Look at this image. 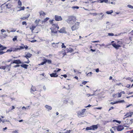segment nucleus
<instances>
[{"instance_id":"obj_32","label":"nucleus","mask_w":133,"mask_h":133,"mask_svg":"<svg viewBox=\"0 0 133 133\" xmlns=\"http://www.w3.org/2000/svg\"><path fill=\"white\" fill-rule=\"evenodd\" d=\"M18 5L19 6H21L22 5V3L19 0L18 2Z\"/></svg>"},{"instance_id":"obj_60","label":"nucleus","mask_w":133,"mask_h":133,"mask_svg":"<svg viewBox=\"0 0 133 133\" xmlns=\"http://www.w3.org/2000/svg\"><path fill=\"white\" fill-rule=\"evenodd\" d=\"M19 66H20V65L18 64V65H17L14 66V67L15 68H16L17 67H19Z\"/></svg>"},{"instance_id":"obj_26","label":"nucleus","mask_w":133,"mask_h":133,"mask_svg":"<svg viewBox=\"0 0 133 133\" xmlns=\"http://www.w3.org/2000/svg\"><path fill=\"white\" fill-rule=\"evenodd\" d=\"M12 51H17L18 50H19V48H13L12 49Z\"/></svg>"},{"instance_id":"obj_42","label":"nucleus","mask_w":133,"mask_h":133,"mask_svg":"<svg viewBox=\"0 0 133 133\" xmlns=\"http://www.w3.org/2000/svg\"><path fill=\"white\" fill-rule=\"evenodd\" d=\"M16 30L15 29L12 28L11 31L10 32H15Z\"/></svg>"},{"instance_id":"obj_46","label":"nucleus","mask_w":133,"mask_h":133,"mask_svg":"<svg viewBox=\"0 0 133 133\" xmlns=\"http://www.w3.org/2000/svg\"><path fill=\"white\" fill-rule=\"evenodd\" d=\"M15 108V107L14 106H12V108H10L9 109L11 111L13 109H14Z\"/></svg>"},{"instance_id":"obj_40","label":"nucleus","mask_w":133,"mask_h":133,"mask_svg":"<svg viewBox=\"0 0 133 133\" xmlns=\"http://www.w3.org/2000/svg\"><path fill=\"white\" fill-rule=\"evenodd\" d=\"M118 102V103H123L125 101L124 100H120L118 101H117Z\"/></svg>"},{"instance_id":"obj_44","label":"nucleus","mask_w":133,"mask_h":133,"mask_svg":"<svg viewBox=\"0 0 133 133\" xmlns=\"http://www.w3.org/2000/svg\"><path fill=\"white\" fill-rule=\"evenodd\" d=\"M117 103H118V102H117V101L116 102H111L110 103V104H116Z\"/></svg>"},{"instance_id":"obj_20","label":"nucleus","mask_w":133,"mask_h":133,"mask_svg":"<svg viewBox=\"0 0 133 133\" xmlns=\"http://www.w3.org/2000/svg\"><path fill=\"white\" fill-rule=\"evenodd\" d=\"M10 68H9L8 65L6 64L5 65V69L6 70H7L8 71H9L10 70Z\"/></svg>"},{"instance_id":"obj_22","label":"nucleus","mask_w":133,"mask_h":133,"mask_svg":"<svg viewBox=\"0 0 133 133\" xmlns=\"http://www.w3.org/2000/svg\"><path fill=\"white\" fill-rule=\"evenodd\" d=\"M39 14L40 16H44L45 15V13L42 11H41L39 12Z\"/></svg>"},{"instance_id":"obj_59","label":"nucleus","mask_w":133,"mask_h":133,"mask_svg":"<svg viewBox=\"0 0 133 133\" xmlns=\"http://www.w3.org/2000/svg\"><path fill=\"white\" fill-rule=\"evenodd\" d=\"M17 32H19L21 34H22V32L21 31L17 30L16 31Z\"/></svg>"},{"instance_id":"obj_9","label":"nucleus","mask_w":133,"mask_h":133,"mask_svg":"<svg viewBox=\"0 0 133 133\" xmlns=\"http://www.w3.org/2000/svg\"><path fill=\"white\" fill-rule=\"evenodd\" d=\"M59 44L60 45H61V44H62V45H61V46H62V48H66V46H65V45L63 43H62L61 42H59L58 43H53L52 44L53 46H55L54 45H55V44Z\"/></svg>"},{"instance_id":"obj_62","label":"nucleus","mask_w":133,"mask_h":133,"mask_svg":"<svg viewBox=\"0 0 133 133\" xmlns=\"http://www.w3.org/2000/svg\"><path fill=\"white\" fill-rule=\"evenodd\" d=\"M94 93L93 94H91V96H93L94 95H96L95 94V92H96V91H94Z\"/></svg>"},{"instance_id":"obj_15","label":"nucleus","mask_w":133,"mask_h":133,"mask_svg":"<svg viewBox=\"0 0 133 133\" xmlns=\"http://www.w3.org/2000/svg\"><path fill=\"white\" fill-rule=\"evenodd\" d=\"M12 63L19 64L21 63V62L19 60H14L13 61Z\"/></svg>"},{"instance_id":"obj_11","label":"nucleus","mask_w":133,"mask_h":133,"mask_svg":"<svg viewBox=\"0 0 133 133\" xmlns=\"http://www.w3.org/2000/svg\"><path fill=\"white\" fill-rule=\"evenodd\" d=\"M112 45L114 47L117 49H118L121 46L119 44H116L115 43H112Z\"/></svg>"},{"instance_id":"obj_51","label":"nucleus","mask_w":133,"mask_h":133,"mask_svg":"<svg viewBox=\"0 0 133 133\" xmlns=\"http://www.w3.org/2000/svg\"><path fill=\"white\" fill-rule=\"evenodd\" d=\"M88 82L87 81H84L82 83V84L83 85H85Z\"/></svg>"},{"instance_id":"obj_25","label":"nucleus","mask_w":133,"mask_h":133,"mask_svg":"<svg viewBox=\"0 0 133 133\" xmlns=\"http://www.w3.org/2000/svg\"><path fill=\"white\" fill-rule=\"evenodd\" d=\"M61 70V69H59V68L58 69V68H57L56 69H55L54 70V72L56 73V72H58L59 71H60Z\"/></svg>"},{"instance_id":"obj_39","label":"nucleus","mask_w":133,"mask_h":133,"mask_svg":"<svg viewBox=\"0 0 133 133\" xmlns=\"http://www.w3.org/2000/svg\"><path fill=\"white\" fill-rule=\"evenodd\" d=\"M72 8L73 9H78L79 8V7L78 6H74L72 7Z\"/></svg>"},{"instance_id":"obj_2","label":"nucleus","mask_w":133,"mask_h":133,"mask_svg":"<svg viewBox=\"0 0 133 133\" xmlns=\"http://www.w3.org/2000/svg\"><path fill=\"white\" fill-rule=\"evenodd\" d=\"M76 18L74 16H70L68 17L66 21L69 24L72 25L76 22Z\"/></svg>"},{"instance_id":"obj_30","label":"nucleus","mask_w":133,"mask_h":133,"mask_svg":"<svg viewBox=\"0 0 133 133\" xmlns=\"http://www.w3.org/2000/svg\"><path fill=\"white\" fill-rule=\"evenodd\" d=\"M49 19V18L48 17L46 18H45L43 21H42V22H46Z\"/></svg>"},{"instance_id":"obj_53","label":"nucleus","mask_w":133,"mask_h":133,"mask_svg":"<svg viewBox=\"0 0 133 133\" xmlns=\"http://www.w3.org/2000/svg\"><path fill=\"white\" fill-rule=\"evenodd\" d=\"M112 128L113 129L115 130H117V127L115 126L114 127H112Z\"/></svg>"},{"instance_id":"obj_33","label":"nucleus","mask_w":133,"mask_h":133,"mask_svg":"<svg viewBox=\"0 0 133 133\" xmlns=\"http://www.w3.org/2000/svg\"><path fill=\"white\" fill-rule=\"evenodd\" d=\"M92 74V73L91 72H90L88 73V74H87V76L91 77Z\"/></svg>"},{"instance_id":"obj_50","label":"nucleus","mask_w":133,"mask_h":133,"mask_svg":"<svg viewBox=\"0 0 133 133\" xmlns=\"http://www.w3.org/2000/svg\"><path fill=\"white\" fill-rule=\"evenodd\" d=\"M109 122L108 121H103V124L104 125L106 124L107 123H108Z\"/></svg>"},{"instance_id":"obj_61","label":"nucleus","mask_w":133,"mask_h":133,"mask_svg":"<svg viewBox=\"0 0 133 133\" xmlns=\"http://www.w3.org/2000/svg\"><path fill=\"white\" fill-rule=\"evenodd\" d=\"M53 21H54V20H50V22L51 24H52L53 22Z\"/></svg>"},{"instance_id":"obj_64","label":"nucleus","mask_w":133,"mask_h":133,"mask_svg":"<svg viewBox=\"0 0 133 133\" xmlns=\"http://www.w3.org/2000/svg\"><path fill=\"white\" fill-rule=\"evenodd\" d=\"M30 41L31 42H36V40H33L32 41Z\"/></svg>"},{"instance_id":"obj_18","label":"nucleus","mask_w":133,"mask_h":133,"mask_svg":"<svg viewBox=\"0 0 133 133\" xmlns=\"http://www.w3.org/2000/svg\"><path fill=\"white\" fill-rule=\"evenodd\" d=\"M36 90L35 88V87H34L32 85L31 87V92L32 93L33 92H34Z\"/></svg>"},{"instance_id":"obj_38","label":"nucleus","mask_w":133,"mask_h":133,"mask_svg":"<svg viewBox=\"0 0 133 133\" xmlns=\"http://www.w3.org/2000/svg\"><path fill=\"white\" fill-rule=\"evenodd\" d=\"M0 69H2L4 70L5 69V66H2L0 67Z\"/></svg>"},{"instance_id":"obj_13","label":"nucleus","mask_w":133,"mask_h":133,"mask_svg":"<svg viewBox=\"0 0 133 133\" xmlns=\"http://www.w3.org/2000/svg\"><path fill=\"white\" fill-rule=\"evenodd\" d=\"M123 127L121 125H119L117 127V131H121L124 129Z\"/></svg>"},{"instance_id":"obj_4","label":"nucleus","mask_w":133,"mask_h":133,"mask_svg":"<svg viewBox=\"0 0 133 133\" xmlns=\"http://www.w3.org/2000/svg\"><path fill=\"white\" fill-rule=\"evenodd\" d=\"M98 125H93L90 127H87L85 129L87 130H95L97 129L98 128Z\"/></svg>"},{"instance_id":"obj_35","label":"nucleus","mask_w":133,"mask_h":133,"mask_svg":"<svg viewBox=\"0 0 133 133\" xmlns=\"http://www.w3.org/2000/svg\"><path fill=\"white\" fill-rule=\"evenodd\" d=\"M17 36H15L13 38L12 40L14 41L16 40L17 39Z\"/></svg>"},{"instance_id":"obj_3","label":"nucleus","mask_w":133,"mask_h":133,"mask_svg":"<svg viewBox=\"0 0 133 133\" xmlns=\"http://www.w3.org/2000/svg\"><path fill=\"white\" fill-rule=\"evenodd\" d=\"M52 26H53V27L51 29V34L53 36L54 35L53 34V33H57V30L59 28V27L58 25L57 24H53Z\"/></svg>"},{"instance_id":"obj_43","label":"nucleus","mask_w":133,"mask_h":133,"mask_svg":"<svg viewBox=\"0 0 133 133\" xmlns=\"http://www.w3.org/2000/svg\"><path fill=\"white\" fill-rule=\"evenodd\" d=\"M69 86H70V85H68V88H66V87L65 86H64L63 87V89H66L68 90H69L70 89V88L69 87Z\"/></svg>"},{"instance_id":"obj_34","label":"nucleus","mask_w":133,"mask_h":133,"mask_svg":"<svg viewBox=\"0 0 133 133\" xmlns=\"http://www.w3.org/2000/svg\"><path fill=\"white\" fill-rule=\"evenodd\" d=\"M24 46H21L19 47L18 48H19L20 50L22 49H24Z\"/></svg>"},{"instance_id":"obj_17","label":"nucleus","mask_w":133,"mask_h":133,"mask_svg":"<svg viewBox=\"0 0 133 133\" xmlns=\"http://www.w3.org/2000/svg\"><path fill=\"white\" fill-rule=\"evenodd\" d=\"M45 108L47 109L48 110H50L52 109V107L49 105H46L45 106Z\"/></svg>"},{"instance_id":"obj_45","label":"nucleus","mask_w":133,"mask_h":133,"mask_svg":"<svg viewBox=\"0 0 133 133\" xmlns=\"http://www.w3.org/2000/svg\"><path fill=\"white\" fill-rule=\"evenodd\" d=\"M5 53V52L2 51H0V55L4 54Z\"/></svg>"},{"instance_id":"obj_31","label":"nucleus","mask_w":133,"mask_h":133,"mask_svg":"<svg viewBox=\"0 0 133 133\" xmlns=\"http://www.w3.org/2000/svg\"><path fill=\"white\" fill-rule=\"evenodd\" d=\"M5 6L6 7V8L8 9H9L10 8V5L9 4H6L5 5Z\"/></svg>"},{"instance_id":"obj_47","label":"nucleus","mask_w":133,"mask_h":133,"mask_svg":"<svg viewBox=\"0 0 133 133\" xmlns=\"http://www.w3.org/2000/svg\"><path fill=\"white\" fill-rule=\"evenodd\" d=\"M114 34L113 33H108V35L109 36H114Z\"/></svg>"},{"instance_id":"obj_37","label":"nucleus","mask_w":133,"mask_h":133,"mask_svg":"<svg viewBox=\"0 0 133 133\" xmlns=\"http://www.w3.org/2000/svg\"><path fill=\"white\" fill-rule=\"evenodd\" d=\"M6 48L5 47H4L3 45H2V47H1V48H0V50H1V51H2V50H3L5 49H6Z\"/></svg>"},{"instance_id":"obj_16","label":"nucleus","mask_w":133,"mask_h":133,"mask_svg":"<svg viewBox=\"0 0 133 133\" xmlns=\"http://www.w3.org/2000/svg\"><path fill=\"white\" fill-rule=\"evenodd\" d=\"M73 49L70 48H69V49L67 48L65 52H71L73 51Z\"/></svg>"},{"instance_id":"obj_12","label":"nucleus","mask_w":133,"mask_h":133,"mask_svg":"<svg viewBox=\"0 0 133 133\" xmlns=\"http://www.w3.org/2000/svg\"><path fill=\"white\" fill-rule=\"evenodd\" d=\"M59 32L62 33H66V32L65 31V28L63 27L60 30L58 31Z\"/></svg>"},{"instance_id":"obj_19","label":"nucleus","mask_w":133,"mask_h":133,"mask_svg":"<svg viewBox=\"0 0 133 133\" xmlns=\"http://www.w3.org/2000/svg\"><path fill=\"white\" fill-rule=\"evenodd\" d=\"M43 60L44 61L42 62L41 63L39 64L38 65H43L45 64L46 62L47 61L45 59V58L43 59Z\"/></svg>"},{"instance_id":"obj_36","label":"nucleus","mask_w":133,"mask_h":133,"mask_svg":"<svg viewBox=\"0 0 133 133\" xmlns=\"http://www.w3.org/2000/svg\"><path fill=\"white\" fill-rule=\"evenodd\" d=\"M30 16V15H28L26 17H24L22 18L21 19H24L27 18Z\"/></svg>"},{"instance_id":"obj_7","label":"nucleus","mask_w":133,"mask_h":133,"mask_svg":"<svg viewBox=\"0 0 133 133\" xmlns=\"http://www.w3.org/2000/svg\"><path fill=\"white\" fill-rule=\"evenodd\" d=\"M25 55L23 57H25L28 59H29L28 58L30 57L32 55V54L29 52L25 53Z\"/></svg>"},{"instance_id":"obj_24","label":"nucleus","mask_w":133,"mask_h":133,"mask_svg":"<svg viewBox=\"0 0 133 133\" xmlns=\"http://www.w3.org/2000/svg\"><path fill=\"white\" fill-rule=\"evenodd\" d=\"M20 7H18V8H20V9L19 10H18V11H21V10H24V8H25L24 7V6H23V7H21V6H20Z\"/></svg>"},{"instance_id":"obj_58","label":"nucleus","mask_w":133,"mask_h":133,"mask_svg":"<svg viewBox=\"0 0 133 133\" xmlns=\"http://www.w3.org/2000/svg\"><path fill=\"white\" fill-rule=\"evenodd\" d=\"M6 113L7 114V113H8V112H10V111L9 109L8 110H6Z\"/></svg>"},{"instance_id":"obj_29","label":"nucleus","mask_w":133,"mask_h":133,"mask_svg":"<svg viewBox=\"0 0 133 133\" xmlns=\"http://www.w3.org/2000/svg\"><path fill=\"white\" fill-rule=\"evenodd\" d=\"M45 58V60H46V62H47V63L49 64H50L51 63V60H48L46 59H45V58Z\"/></svg>"},{"instance_id":"obj_56","label":"nucleus","mask_w":133,"mask_h":133,"mask_svg":"<svg viewBox=\"0 0 133 133\" xmlns=\"http://www.w3.org/2000/svg\"><path fill=\"white\" fill-rule=\"evenodd\" d=\"M22 24L23 25H26V23L25 22H23L22 23Z\"/></svg>"},{"instance_id":"obj_14","label":"nucleus","mask_w":133,"mask_h":133,"mask_svg":"<svg viewBox=\"0 0 133 133\" xmlns=\"http://www.w3.org/2000/svg\"><path fill=\"white\" fill-rule=\"evenodd\" d=\"M50 76L51 77H56L58 76V75L56 73H54L50 74Z\"/></svg>"},{"instance_id":"obj_54","label":"nucleus","mask_w":133,"mask_h":133,"mask_svg":"<svg viewBox=\"0 0 133 133\" xmlns=\"http://www.w3.org/2000/svg\"><path fill=\"white\" fill-rule=\"evenodd\" d=\"M12 51V49L11 50L8 49L7 50V51H6V52H11Z\"/></svg>"},{"instance_id":"obj_5","label":"nucleus","mask_w":133,"mask_h":133,"mask_svg":"<svg viewBox=\"0 0 133 133\" xmlns=\"http://www.w3.org/2000/svg\"><path fill=\"white\" fill-rule=\"evenodd\" d=\"M79 22H76L74 25L71 27V29L72 31H74L78 29L79 27Z\"/></svg>"},{"instance_id":"obj_52","label":"nucleus","mask_w":133,"mask_h":133,"mask_svg":"<svg viewBox=\"0 0 133 133\" xmlns=\"http://www.w3.org/2000/svg\"><path fill=\"white\" fill-rule=\"evenodd\" d=\"M85 96H88V97H89L91 96V94H85Z\"/></svg>"},{"instance_id":"obj_1","label":"nucleus","mask_w":133,"mask_h":133,"mask_svg":"<svg viewBox=\"0 0 133 133\" xmlns=\"http://www.w3.org/2000/svg\"><path fill=\"white\" fill-rule=\"evenodd\" d=\"M126 116L123 118V120L122 121V123L124 125V126L125 127H128V126H129L131 125L133 123V119H132L129 120L127 119H125Z\"/></svg>"},{"instance_id":"obj_63","label":"nucleus","mask_w":133,"mask_h":133,"mask_svg":"<svg viewBox=\"0 0 133 133\" xmlns=\"http://www.w3.org/2000/svg\"><path fill=\"white\" fill-rule=\"evenodd\" d=\"M13 133H18V130H15L13 131Z\"/></svg>"},{"instance_id":"obj_48","label":"nucleus","mask_w":133,"mask_h":133,"mask_svg":"<svg viewBox=\"0 0 133 133\" xmlns=\"http://www.w3.org/2000/svg\"><path fill=\"white\" fill-rule=\"evenodd\" d=\"M1 32H2V34H3L2 33L5 32L6 31L4 29H2L1 30Z\"/></svg>"},{"instance_id":"obj_55","label":"nucleus","mask_w":133,"mask_h":133,"mask_svg":"<svg viewBox=\"0 0 133 133\" xmlns=\"http://www.w3.org/2000/svg\"><path fill=\"white\" fill-rule=\"evenodd\" d=\"M35 22L36 23L37 25L38 24L39 22L37 20H36L35 21Z\"/></svg>"},{"instance_id":"obj_21","label":"nucleus","mask_w":133,"mask_h":133,"mask_svg":"<svg viewBox=\"0 0 133 133\" xmlns=\"http://www.w3.org/2000/svg\"><path fill=\"white\" fill-rule=\"evenodd\" d=\"M21 66L22 67L24 68L25 69H27V68L28 67V65L27 64H23L21 65Z\"/></svg>"},{"instance_id":"obj_6","label":"nucleus","mask_w":133,"mask_h":133,"mask_svg":"<svg viewBox=\"0 0 133 133\" xmlns=\"http://www.w3.org/2000/svg\"><path fill=\"white\" fill-rule=\"evenodd\" d=\"M86 110L85 109H82L81 111H78L77 112V114L78 117H83L84 115V113Z\"/></svg>"},{"instance_id":"obj_10","label":"nucleus","mask_w":133,"mask_h":133,"mask_svg":"<svg viewBox=\"0 0 133 133\" xmlns=\"http://www.w3.org/2000/svg\"><path fill=\"white\" fill-rule=\"evenodd\" d=\"M133 114V112H129L127 113L124 116H126V117H131L132 115Z\"/></svg>"},{"instance_id":"obj_8","label":"nucleus","mask_w":133,"mask_h":133,"mask_svg":"<svg viewBox=\"0 0 133 133\" xmlns=\"http://www.w3.org/2000/svg\"><path fill=\"white\" fill-rule=\"evenodd\" d=\"M55 19L56 21H59L62 20V19L61 16L56 15L55 16Z\"/></svg>"},{"instance_id":"obj_28","label":"nucleus","mask_w":133,"mask_h":133,"mask_svg":"<svg viewBox=\"0 0 133 133\" xmlns=\"http://www.w3.org/2000/svg\"><path fill=\"white\" fill-rule=\"evenodd\" d=\"M101 3L104 2L105 3H107L108 2V0H100Z\"/></svg>"},{"instance_id":"obj_27","label":"nucleus","mask_w":133,"mask_h":133,"mask_svg":"<svg viewBox=\"0 0 133 133\" xmlns=\"http://www.w3.org/2000/svg\"><path fill=\"white\" fill-rule=\"evenodd\" d=\"M113 12L112 10H111L110 11H107L106 12V13L107 14H111Z\"/></svg>"},{"instance_id":"obj_57","label":"nucleus","mask_w":133,"mask_h":133,"mask_svg":"<svg viewBox=\"0 0 133 133\" xmlns=\"http://www.w3.org/2000/svg\"><path fill=\"white\" fill-rule=\"evenodd\" d=\"M46 41V43L47 44H48L49 43V40L48 39H46V40H45Z\"/></svg>"},{"instance_id":"obj_41","label":"nucleus","mask_w":133,"mask_h":133,"mask_svg":"<svg viewBox=\"0 0 133 133\" xmlns=\"http://www.w3.org/2000/svg\"><path fill=\"white\" fill-rule=\"evenodd\" d=\"M127 6L131 9H133V6L130 5H127Z\"/></svg>"},{"instance_id":"obj_23","label":"nucleus","mask_w":133,"mask_h":133,"mask_svg":"<svg viewBox=\"0 0 133 133\" xmlns=\"http://www.w3.org/2000/svg\"><path fill=\"white\" fill-rule=\"evenodd\" d=\"M36 26L34 25L32 26L31 27H30V29L31 30L32 32L34 30V29L36 28Z\"/></svg>"},{"instance_id":"obj_49","label":"nucleus","mask_w":133,"mask_h":133,"mask_svg":"<svg viewBox=\"0 0 133 133\" xmlns=\"http://www.w3.org/2000/svg\"><path fill=\"white\" fill-rule=\"evenodd\" d=\"M118 97H121L122 95L121 92L118 93Z\"/></svg>"}]
</instances>
